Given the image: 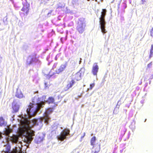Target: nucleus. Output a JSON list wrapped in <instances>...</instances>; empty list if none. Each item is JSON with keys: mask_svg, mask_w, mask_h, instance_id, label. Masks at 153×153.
Returning <instances> with one entry per match:
<instances>
[{"mask_svg": "<svg viewBox=\"0 0 153 153\" xmlns=\"http://www.w3.org/2000/svg\"><path fill=\"white\" fill-rule=\"evenodd\" d=\"M32 106H29V143L33 140L35 136V131L30 129L34 125H38L39 123H41L42 121L36 119H31L30 118L34 117L36 114L42 106H37L36 108H32Z\"/></svg>", "mask_w": 153, "mask_h": 153, "instance_id": "obj_1", "label": "nucleus"}, {"mask_svg": "<svg viewBox=\"0 0 153 153\" xmlns=\"http://www.w3.org/2000/svg\"><path fill=\"white\" fill-rule=\"evenodd\" d=\"M21 127L19 129L18 133L20 136L25 135V141L28 143L29 142V120L25 119L21 121Z\"/></svg>", "mask_w": 153, "mask_h": 153, "instance_id": "obj_2", "label": "nucleus"}, {"mask_svg": "<svg viewBox=\"0 0 153 153\" xmlns=\"http://www.w3.org/2000/svg\"><path fill=\"white\" fill-rule=\"evenodd\" d=\"M107 11L106 9H102L101 12V15L99 18L100 28L102 32L103 33H105L107 32L105 29L106 22L105 21V17Z\"/></svg>", "mask_w": 153, "mask_h": 153, "instance_id": "obj_3", "label": "nucleus"}, {"mask_svg": "<svg viewBox=\"0 0 153 153\" xmlns=\"http://www.w3.org/2000/svg\"><path fill=\"white\" fill-rule=\"evenodd\" d=\"M70 130L65 129L62 131L60 135L57 136L58 139L61 141H63L66 139V136L69 134Z\"/></svg>", "mask_w": 153, "mask_h": 153, "instance_id": "obj_4", "label": "nucleus"}, {"mask_svg": "<svg viewBox=\"0 0 153 153\" xmlns=\"http://www.w3.org/2000/svg\"><path fill=\"white\" fill-rule=\"evenodd\" d=\"M54 99L52 97H49L46 100H44L40 102H38L37 105H42L45 104V103H47L48 104H54Z\"/></svg>", "mask_w": 153, "mask_h": 153, "instance_id": "obj_5", "label": "nucleus"}, {"mask_svg": "<svg viewBox=\"0 0 153 153\" xmlns=\"http://www.w3.org/2000/svg\"><path fill=\"white\" fill-rule=\"evenodd\" d=\"M45 135L42 133H39L35 139V142L39 143L42 142L44 140Z\"/></svg>", "mask_w": 153, "mask_h": 153, "instance_id": "obj_6", "label": "nucleus"}, {"mask_svg": "<svg viewBox=\"0 0 153 153\" xmlns=\"http://www.w3.org/2000/svg\"><path fill=\"white\" fill-rule=\"evenodd\" d=\"M53 111V109L51 108H49L47 109L44 113V117L46 121L48 123V121L50 119L49 115Z\"/></svg>", "mask_w": 153, "mask_h": 153, "instance_id": "obj_7", "label": "nucleus"}, {"mask_svg": "<svg viewBox=\"0 0 153 153\" xmlns=\"http://www.w3.org/2000/svg\"><path fill=\"white\" fill-rule=\"evenodd\" d=\"M99 67L97 63H94L92 67V72L94 75L97 76L98 71Z\"/></svg>", "mask_w": 153, "mask_h": 153, "instance_id": "obj_8", "label": "nucleus"}, {"mask_svg": "<svg viewBox=\"0 0 153 153\" xmlns=\"http://www.w3.org/2000/svg\"><path fill=\"white\" fill-rule=\"evenodd\" d=\"M10 147L9 146H6L4 153H22V152L20 150L19 152H17L16 149H13L12 151H10Z\"/></svg>", "mask_w": 153, "mask_h": 153, "instance_id": "obj_9", "label": "nucleus"}, {"mask_svg": "<svg viewBox=\"0 0 153 153\" xmlns=\"http://www.w3.org/2000/svg\"><path fill=\"white\" fill-rule=\"evenodd\" d=\"M67 65V63L66 62L64 64H62L60 66L59 68L56 71V74H59L63 71L66 68Z\"/></svg>", "mask_w": 153, "mask_h": 153, "instance_id": "obj_10", "label": "nucleus"}, {"mask_svg": "<svg viewBox=\"0 0 153 153\" xmlns=\"http://www.w3.org/2000/svg\"><path fill=\"white\" fill-rule=\"evenodd\" d=\"M75 83V81L74 79L72 80L71 81H68L66 87L64 88V90L65 91H68L72 87Z\"/></svg>", "mask_w": 153, "mask_h": 153, "instance_id": "obj_11", "label": "nucleus"}, {"mask_svg": "<svg viewBox=\"0 0 153 153\" xmlns=\"http://www.w3.org/2000/svg\"><path fill=\"white\" fill-rule=\"evenodd\" d=\"M85 27V25H84L83 23L82 22L81 24H78L76 27L77 30L79 33H82L84 31Z\"/></svg>", "mask_w": 153, "mask_h": 153, "instance_id": "obj_12", "label": "nucleus"}, {"mask_svg": "<svg viewBox=\"0 0 153 153\" xmlns=\"http://www.w3.org/2000/svg\"><path fill=\"white\" fill-rule=\"evenodd\" d=\"M100 145H97L96 146H94L91 153H98L100 149Z\"/></svg>", "mask_w": 153, "mask_h": 153, "instance_id": "obj_13", "label": "nucleus"}, {"mask_svg": "<svg viewBox=\"0 0 153 153\" xmlns=\"http://www.w3.org/2000/svg\"><path fill=\"white\" fill-rule=\"evenodd\" d=\"M38 60V59L36 58V55H35L31 58L29 62V64L35 63Z\"/></svg>", "mask_w": 153, "mask_h": 153, "instance_id": "obj_14", "label": "nucleus"}, {"mask_svg": "<svg viewBox=\"0 0 153 153\" xmlns=\"http://www.w3.org/2000/svg\"><path fill=\"white\" fill-rule=\"evenodd\" d=\"M96 138L95 136L93 137L91 139V145L93 146V148H94V146H96L97 145H96Z\"/></svg>", "mask_w": 153, "mask_h": 153, "instance_id": "obj_15", "label": "nucleus"}, {"mask_svg": "<svg viewBox=\"0 0 153 153\" xmlns=\"http://www.w3.org/2000/svg\"><path fill=\"white\" fill-rule=\"evenodd\" d=\"M81 77L82 76L78 72L76 73L75 74V79L77 81H79L81 79Z\"/></svg>", "mask_w": 153, "mask_h": 153, "instance_id": "obj_16", "label": "nucleus"}, {"mask_svg": "<svg viewBox=\"0 0 153 153\" xmlns=\"http://www.w3.org/2000/svg\"><path fill=\"white\" fill-rule=\"evenodd\" d=\"M12 141L14 143H16L17 142L18 139V137L16 135H13L12 137Z\"/></svg>", "mask_w": 153, "mask_h": 153, "instance_id": "obj_17", "label": "nucleus"}, {"mask_svg": "<svg viewBox=\"0 0 153 153\" xmlns=\"http://www.w3.org/2000/svg\"><path fill=\"white\" fill-rule=\"evenodd\" d=\"M85 69L84 68H81L78 72L80 74V75L82 76H83L85 73Z\"/></svg>", "mask_w": 153, "mask_h": 153, "instance_id": "obj_18", "label": "nucleus"}, {"mask_svg": "<svg viewBox=\"0 0 153 153\" xmlns=\"http://www.w3.org/2000/svg\"><path fill=\"white\" fill-rule=\"evenodd\" d=\"M16 96L19 98H21L22 97L23 95L21 92L17 91L16 92Z\"/></svg>", "mask_w": 153, "mask_h": 153, "instance_id": "obj_19", "label": "nucleus"}, {"mask_svg": "<svg viewBox=\"0 0 153 153\" xmlns=\"http://www.w3.org/2000/svg\"><path fill=\"white\" fill-rule=\"evenodd\" d=\"M12 108L14 112H16L18 111L19 107V106H13Z\"/></svg>", "mask_w": 153, "mask_h": 153, "instance_id": "obj_20", "label": "nucleus"}, {"mask_svg": "<svg viewBox=\"0 0 153 153\" xmlns=\"http://www.w3.org/2000/svg\"><path fill=\"white\" fill-rule=\"evenodd\" d=\"M4 124V120L2 117H0V126H2Z\"/></svg>", "mask_w": 153, "mask_h": 153, "instance_id": "obj_21", "label": "nucleus"}, {"mask_svg": "<svg viewBox=\"0 0 153 153\" xmlns=\"http://www.w3.org/2000/svg\"><path fill=\"white\" fill-rule=\"evenodd\" d=\"M12 129L8 128L6 129L5 134L7 135H8L9 134L12 132Z\"/></svg>", "mask_w": 153, "mask_h": 153, "instance_id": "obj_22", "label": "nucleus"}, {"mask_svg": "<svg viewBox=\"0 0 153 153\" xmlns=\"http://www.w3.org/2000/svg\"><path fill=\"white\" fill-rule=\"evenodd\" d=\"M57 127L56 125H53L51 127V131L53 132L54 131H56V130L57 129Z\"/></svg>", "mask_w": 153, "mask_h": 153, "instance_id": "obj_23", "label": "nucleus"}, {"mask_svg": "<svg viewBox=\"0 0 153 153\" xmlns=\"http://www.w3.org/2000/svg\"><path fill=\"white\" fill-rule=\"evenodd\" d=\"M22 10L24 11H26V13H27L29 10V9L27 7L24 6L22 8Z\"/></svg>", "mask_w": 153, "mask_h": 153, "instance_id": "obj_24", "label": "nucleus"}, {"mask_svg": "<svg viewBox=\"0 0 153 153\" xmlns=\"http://www.w3.org/2000/svg\"><path fill=\"white\" fill-rule=\"evenodd\" d=\"M151 54H152L153 53V45H152L151 46V48L150 51Z\"/></svg>", "mask_w": 153, "mask_h": 153, "instance_id": "obj_25", "label": "nucleus"}, {"mask_svg": "<svg viewBox=\"0 0 153 153\" xmlns=\"http://www.w3.org/2000/svg\"><path fill=\"white\" fill-rule=\"evenodd\" d=\"M152 62H151L148 65L147 68H150L152 67Z\"/></svg>", "mask_w": 153, "mask_h": 153, "instance_id": "obj_26", "label": "nucleus"}, {"mask_svg": "<svg viewBox=\"0 0 153 153\" xmlns=\"http://www.w3.org/2000/svg\"><path fill=\"white\" fill-rule=\"evenodd\" d=\"M150 35L151 36H153V27L150 31Z\"/></svg>", "mask_w": 153, "mask_h": 153, "instance_id": "obj_27", "label": "nucleus"}, {"mask_svg": "<svg viewBox=\"0 0 153 153\" xmlns=\"http://www.w3.org/2000/svg\"><path fill=\"white\" fill-rule=\"evenodd\" d=\"M94 86V83L91 84L90 85V89H91Z\"/></svg>", "mask_w": 153, "mask_h": 153, "instance_id": "obj_28", "label": "nucleus"}, {"mask_svg": "<svg viewBox=\"0 0 153 153\" xmlns=\"http://www.w3.org/2000/svg\"><path fill=\"white\" fill-rule=\"evenodd\" d=\"M78 0H72V3L73 4H75Z\"/></svg>", "mask_w": 153, "mask_h": 153, "instance_id": "obj_29", "label": "nucleus"}, {"mask_svg": "<svg viewBox=\"0 0 153 153\" xmlns=\"http://www.w3.org/2000/svg\"><path fill=\"white\" fill-rule=\"evenodd\" d=\"M17 104L16 100H14L13 102L12 105H16Z\"/></svg>", "mask_w": 153, "mask_h": 153, "instance_id": "obj_30", "label": "nucleus"}, {"mask_svg": "<svg viewBox=\"0 0 153 153\" xmlns=\"http://www.w3.org/2000/svg\"><path fill=\"white\" fill-rule=\"evenodd\" d=\"M147 0H141L142 4H144L146 2Z\"/></svg>", "mask_w": 153, "mask_h": 153, "instance_id": "obj_31", "label": "nucleus"}, {"mask_svg": "<svg viewBox=\"0 0 153 153\" xmlns=\"http://www.w3.org/2000/svg\"><path fill=\"white\" fill-rule=\"evenodd\" d=\"M45 88L48 87V85L47 84V82L45 83Z\"/></svg>", "mask_w": 153, "mask_h": 153, "instance_id": "obj_32", "label": "nucleus"}, {"mask_svg": "<svg viewBox=\"0 0 153 153\" xmlns=\"http://www.w3.org/2000/svg\"><path fill=\"white\" fill-rule=\"evenodd\" d=\"M46 97V96H42V100H43V99H45Z\"/></svg>", "mask_w": 153, "mask_h": 153, "instance_id": "obj_33", "label": "nucleus"}, {"mask_svg": "<svg viewBox=\"0 0 153 153\" xmlns=\"http://www.w3.org/2000/svg\"><path fill=\"white\" fill-rule=\"evenodd\" d=\"M2 133H0V139L1 138H2Z\"/></svg>", "mask_w": 153, "mask_h": 153, "instance_id": "obj_34", "label": "nucleus"}, {"mask_svg": "<svg viewBox=\"0 0 153 153\" xmlns=\"http://www.w3.org/2000/svg\"><path fill=\"white\" fill-rule=\"evenodd\" d=\"M27 113L29 115V110L28 109L27 110Z\"/></svg>", "mask_w": 153, "mask_h": 153, "instance_id": "obj_35", "label": "nucleus"}, {"mask_svg": "<svg viewBox=\"0 0 153 153\" xmlns=\"http://www.w3.org/2000/svg\"><path fill=\"white\" fill-rule=\"evenodd\" d=\"M51 76L52 75H50L49 76V77L50 78Z\"/></svg>", "mask_w": 153, "mask_h": 153, "instance_id": "obj_36", "label": "nucleus"}, {"mask_svg": "<svg viewBox=\"0 0 153 153\" xmlns=\"http://www.w3.org/2000/svg\"><path fill=\"white\" fill-rule=\"evenodd\" d=\"M75 150H74V151L73 152V153H74V152H75Z\"/></svg>", "mask_w": 153, "mask_h": 153, "instance_id": "obj_37", "label": "nucleus"}, {"mask_svg": "<svg viewBox=\"0 0 153 153\" xmlns=\"http://www.w3.org/2000/svg\"><path fill=\"white\" fill-rule=\"evenodd\" d=\"M77 153H79V152H78Z\"/></svg>", "mask_w": 153, "mask_h": 153, "instance_id": "obj_38", "label": "nucleus"}]
</instances>
